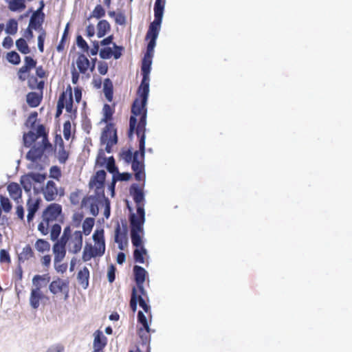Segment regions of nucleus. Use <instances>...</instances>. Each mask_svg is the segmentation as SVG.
<instances>
[{
    "instance_id": "f257e3e1",
    "label": "nucleus",
    "mask_w": 352,
    "mask_h": 352,
    "mask_svg": "<svg viewBox=\"0 0 352 352\" xmlns=\"http://www.w3.org/2000/svg\"><path fill=\"white\" fill-rule=\"evenodd\" d=\"M146 40H148L146 52L142 61V80L138 89L137 98L131 107V116L129 120L128 137L132 139L134 133L139 138V151H135L131 168L135 173L137 181L144 178V164L142 160L144 156L145 148V126H146V103L149 91V74L152 64V52L154 48V29H148Z\"/></svg>"
},
{
    "instance_id": "f03ea898",
    "label": "nucleus",
    "mask_w": 352,
    "mask_h": 352,
    "mask_svg": "<svg viewBox=\"0 0 352 352\" xmlns=\"http://www.w3.org/2000/svg\"><path fill=\"white\" fill-rule=\"evenodd\" d=\"M61 213L62 207L60 204H50L43 212L41 221L38 225V230L43 235H47L50 231V226L58 219Z\"/></svg>"
},
{
    "instance_id": "7ed1b4c3",
    "label": "nucleus",
    "mask_w": 352,
    "mask_h": 352,
    "mask_svg": "<svg viewBox=\"0 0 352 352\" xmlns=\"http://www.w3.org/2000/svg\"><path fill=\"white\" fill-rule=\"evenodd\" d=\"M50 280V276L49 274H45L43 275H35L32 278V283L34 286L32 289L30 296V306L36 309L40 305V301L45 298V294L41 291L42 283L47 284Z\"/></svg>"
},
{
    "instance_id": "20e7f679",
    "label": "nucleus",
    "mask_w": 352,
    "mask_h": 352,
    "mask_svg": "<svg viewBox=\"0 0 352 352\" xmlns=\"http://www.w3.org/2000/svg\"><path fill=\"white\" fill-rule=\"evenodd\" d=\"M144 219V214L142 210L140 208H138V216L130 214L129 217L131 242L133 245L136 248L142 247V241L140 233L143 230Z\"/></svg>"
},
{
    "instance_id": "39448f33",
    "label": "nucleus",
    "mask_w": 352,
    "mask_h": 352,
    "mask_svg": "<svg viewBox=\"0 0 352 352\" xmlns=\"http://www.w3.org/2000/svg\"><path fill=\"white\" fill-rule=\"evenodd\" d=\"M74 101L72 97V89L70 85H68L60 96L57 102L56 117H59L62 113L63 109L65 108L66 111L69 113H75L76 108L74 109Z\"/></svg>"
},
{
    "instance_id": "423d86ee",
    "label": "nucleus",
    "mask_w": 352,
    "mask_h": 352,
    "mask_svg": "<svg viewBox=\"0 0 352 352\" xmlns=\"http://www.w3.org/2000/svg\"><path fill=\"white\" fill-rule=\"evenodd\" d=\"M66 229L69 230L67 243L66 245L68 251L73 254H77L81 250L82 247V232L77 230L72 233L70 226H66L63 230Z\"/></svg>"
},
{
    "instance_id": "0eeeda50",
    "label": "nucleus",
    "mask_w": 352,
    "mask_h": 352,
    "mask_svg": "<svg viewBox=\"0 0 352 352\" xmlns=\"http://www.w3.org/2000/svg\"><path fill=\"white\" fill-rule=\"evenodd\" d=\"M102 142L106 144L105 151L111 152V147L118 142L117 130L113 123H108L104 128L102 136Z\"/></svg>"
},
{
    "instance_id": "6e6552de",
    "label": "nucleus",
    "mask_w": 352,
    "mask_h": 352,
    "mask_svg": "<svg viewBox=\"0 0 352 352\" xmlns=\"http://www.w3.org/2000/svg\"><path fill=\"white\" fill-rule=\"evenodd\" d=\"M49 290L54 295L64 296V299L67 300L69 297V281L56 277L50 283Z\"/></svg>"
},
{
    "instance_id": "1a4fd4ad",
    "label": "nucleus",
    "mask_w": 352,
    "mask_h": 352,
    "mask_svg": "<svg viewBox=\"0 0 352 352\" xmlns=\"http://www.w3.org/2000/svg\"><path fill=\"white\" fill-rule=\"evenodd\" d=\"M68 232V229L63 230L60 239L57 240L53 245L52 250L54 254V263H60L65 257Z\"/></svg>"
},
{
    "instance_id": "9d476101",
    "label": "nucleus",
    "mask_w": 352,
    "mask_h": 352,
    "mask_svg": "<svg viewBox=\"0 0 352 352\" xmlns=\"http://www.w3.org/2000/svg\"><path fill=\"white\" fill-rule=\"evenodd\" d=\"M105 178L106 172L104 170H100L96 173L89 182L90 188L94 189L96 195L98 197L104 195Z\"/></svg>"
},
{
    "instance_id": "9b49d317",
    "label": "nucleus",
    "mask_w": 352,
    "mask_h": 352,
    "mask_svg": "<svg viewBox=\"0 0 352 352\" xmlns=\"http://www.w3.org/2000/svg\"><path fill=\"white\" fill-rule=\"evenodd\" d=\"M130 194L133 196V200L137 206L136 213H131V214L138 216V208H140L142 210L143 213L145 215L143 203L144 200V195L142 190L137 185L133 184L130 188Z\"/></svg>"
},
{
    "instance_id": "f8f14e48",
    "label": "nucleus",
    "mask_w": 352,
    "mask_h": 352,
    "mask_svg": "<svg viewBox=\"0 0 352 352\" xmlns=\"http://www.w3.org/2000/svg\"><path fill=\"white\" fill-rule=\"evenodd\" d=\"M166 0H155V39L157 41V26L162 25Z\"/></svg>"
},
{
    "instance_id": "ddd939ff",
    "label": "nucleus",
    "mask_w": 352,
    "mask_h": 352,
    "mask_svg": "<svg viewBox=\"0 0 352 352\" xmlns=\"http://www.w3.org/2000/svg\"><path fill=\"white\" fill-rule=\"evenodd\" d=\"M52 146L40 144L38 146H33L28 152L26 157L28 160L35 162L40 160L43 155L44 151Z\"/></svg>"
},
{
    "instance_id": "4468645a",
    "label": "nucleus",
    "mask_w": 352,
    "mask_h": 352,
    "mask_svg": "<svg viewBox=\"0 0 352 352\" xmlns=\"http://www.w3.org/2000/svg\"><path fill=\"white\" fill-rule=\"evenodd\" d=\"M113 48L115 50L114 51H113L109 47L101 49L100 51V56L103 59H108L111 56H113L115 59H118L122 56L123 47L113 43Z\"/></svg>"
},
{
    "instance_id": "2eb2a0df",
    "label": "nucleus",
    "mask_w": 352,
    "mask_h": 352,
    "mask_svg": "<svg viewBox=\"0 0 352 352\" xmlns=\"http://www.w3.org/2000/svg\"><path fill=\"white\" fill-rule=\"evenodd\" d=\"M104 254V252H102V249L98 250V247L96 245H94V247L91 245H86L82 253V258L83 261L87 262L92 258L102 256Z\"/></svg>"
},
{
    "instance_id": "dca6fc26",
    "label": "nucleus",
    "mask_w": 352,
    "mask_h": 352,
    "mask_svg": "<svg viewBox=\"0 0 352 352\" xmlns=\"http://www.w3.org/2000/svg\"><path fill=\"white\" fill-rule=\"evenodd\" d=\"M133 272L135 276V280L137 284V287L139 289V291L143 294L144 292V288H143V283L145 280L146 270L140 266L135 265L133 267Z\"/></svg>"
},
{
    "instance_id": "f3484780",
    "label": "nucleus",
    "mask_w": 352,
    "mask_h": 352,
    "mask_svg": "<svg viewBox=\"0 0 352 352\" xmlns=\"http://www.w3.org/2000/svg\"><path fill=\"white\" fill-rule=\"evenodd\" d=\"M45 199L51 201L54 200L58 195V189L55 182L53 181H48L45 187L43 190Z\"/></svg>"
},
{
    "instance_id": "a211bd4d",
    "label": "nucleus",
    "mask_w": 352,
    "mask_h": 352,
    "mask_svg": "<svg viewBox=\"0 0 352 352\" xmlns=\"http://www.w3.org/2000/svg\"><path fill=\"white\" fill-rule=\"evenodd\" d=\"M40 201V199H34L31 197H30L27 200V220L29 223L33 220L35 213L38 210Z\"/></svg>"
},
{
    "instance_id": "6ab92c4d",
    "label": "nucleus",
    "mask_w": 352,
    "mask_h": 352,
    "mask_svg": "<svg viewBox=\"0 0 352 352\" xmlns=\"http://www.w3.org/2000/svg\"><path fill=\"white\" fill-rule=\"evenodd\" d=\"M93 349L104 350L107 344V338L100 330H96L94 333Z\"/></svg>"
},
{
    "instance_id": "aec40b11",
    "label": "nucleus",
    "mask_w": 352,
    "mask_h": 352,
    "mask_svg": "<svg viewBox=\"0 0 352 352\" xmlns=\"http://www.w3.org/2000/svg\"><path fill=\"white\" fill-rule=\"evenodd\" d=\"M76 64L78 68V72L82 74H86L90 67L89 60L83 54H80L78 56Z\"/></svg>"
},
{
    "instance_id": "412c9836",
    "label": "nucleus",
    "mask_w": 352,
    "mask_h": 352,
    "mask_svg": "<svg viewBox=\"0 0 352 352\" xmlns=\"http://www.w3.org/2000/svg\"><path fill=\"white\" fill-rule=\"evenodd\" d=\"M7 190L11 198L19 203L22 197V190L19 184L16 182H11L8 185Z\"/></svg>"
},
{
    "instance_id": "4be33fe9",
    "label": "nucleus",
    "mask_w": 352,
    "mask_h": 352,
    "mask_svg": "<svg viewBox=\"0 0 352 352\" xmlns=\"http://www.w3.org/2000/svg\"><path fill=\"white\" fill-rule=\"evenodd\" d=\"M43 99V91L40 93L30 92L26 96V102L30 107H37L41 104Z\"/></svg>"
},
{
    "instance_id": "5701e85b",
    "label": "nucleus",
    "mask_w": 352,
    "mask_h": 352,
    "mask_svg": "<svg viewBox=\"0 0 352 352\" xmlns=\"http://www.w3.org/2000/svg\"><path fill=\"white\" fill-rule=\"evenodd\" d=\"M138 322L142 327L139 329V335L143 338L144 336V333H148L150 331V328L148 326V323L145 315L142 313V311H139L138 314Z\"/></svg>"
},
{
    "instance_id": "b1692460",
    "label": "nucleus",
    "mask_w": 352,
    "mask_h": 352,
    "mask_svg": "<svg viewBox=\"0 0 352 352\" xmlns=\"http://www.w3.org/2000/svg\"><path fill=\"white\" fill-rule=\"evenodd\" d=\"M12 12H22L26 8L25 0H4Z\"/></svg>"
},
{
    "instance_id": "393cba45",
    "label": "nucleus",
    "mask_w": 352,
    "mask_h": 352,
    "mask_svg": "<svg viewBox=\"0 0 352 352\" xmlns=\"http://www.w3.org/2000/svg\"><path fill=\"white\" fill-rule=\"evenodd\" d=\"M93 239L95 242V245L98 247V250L102 249V252H105L104 230H96L93 234Z\"/></svg>"
},
{
    "instance_id": "a878e982",
    "label": "nucleus",
    "mask_w": 352,
    "mask_h": 352,
    "mask_svg": "<svg viewBox=\"0 0 352 352\" xmlns=\"http://www.w3.org/2000/svg\"><path fill=\"white\" fill-rule=\"evenodd\" d=\"M69 153L65 148L64 142L60 139L58 143V149L57 151L56 157L60 164H64L69 159Z\"/></svg>"
},
{
    "instance_id": "bb28decb",
    "label": "nucleus",
    "mask_w": 352,
    "mask_h": 352,
    "mask_svg": "<svg viewBox=\"0 0 352 352\" xmlns=\"http://www.w3.org/2000/svg\"><path fill=\"white\" fill-rule=\"evenodd\" d=\"M89 271L87 267H84L78 272V281L84 289H86L89 285Z\"/></svg>"
},
{
    "instance_id": "cd10ccee",
    "label": "nucleus",
    "mask_w": 352,
    "mask_h": 352,
    "mask_svg": "<svg viewBox=\"0 0 352 352\" xmlns=\"http://www.w3.org/2000/svg\"><path fill=\"white\" fill-rule=\"evenodd\" d=\"M97 36L102 38L111 30V25L107 20H100L97 24Z\"/></svg>"
},
{
    "instance_id": "c85d7f7f",
    "label": "nucleus",
    "mask_w": 352,
    "mask_h": 352,
    "mask_svg": "<svg viewBox=\"0 0 352 352\" xmlns=\"http://www.w3.org/2000/svg\"><path fill=\"white\" fill-rule=\"evenodd\" d=\"M115 112V109L111 105L104 104L102 108V118L101 122L106 124L111 123V121L113 120V115Z\"/></svg>"
},
{
    "instance_id": "c756f323",
    "label": "nucleus",
    "mask_w": 352,
    "mask_h": 352,
    "mask_svg": "<svg viewBox=\"0 0 352 352\" xmlns=\"http://www.w3.org/2000/svg\"><path fill=\"white\" fill-rule=\"evenodd\" d=\"M103 91L107 100L109 102H111L113 97V86L111 80L109 78H106L104 80Z\"/></svg>"
},
{
    "instance_id": "7c9ffc66",
    "label": "nucleus",
    "mask_w": 352,
    "mask_h": 352,
    "mask_svg": "<svg viewBox=\"0 0 352 352\" xmlns=\"http://www.w3.org/2000/svg\"><path fill=\"white\" fill-rule=\"evenodd\" d=\"M33 257H34V251L31 246L28 244L22 249L21 252L19 254L18 258L19 262H24Z\"/></svg>"
},
{
    "instance_id": "2f4dec72",
    "label": "nucleus",
    "mask_w": 352,
    "mask_h": 352,
    "mask_svg": "<svg viewBox=\"0 0 352 352\" xmlns=\"http://www.w3.org/2000/svg\"><path fill=\"white\" fill-rule=\"evenodd\" d=\"M115 241L118 243L119 249L123 250V243L126 242V236L125 232H121V228L118 223L115 230Z\"/></svg>"
},
{
    "instance_id": "473e14b6",
    "label": "nucleus",
    "mask_w": 352,
    "mask_h": 352,
    "mask_svg": "<svg viewBox=\"0 0 352 352\" xmlns=\"http://www.w3.org/2000/svg\"><path fill=\"white\" fill-rule=\"evenodd\" d=\"M35 136L36 137V140L41 138V143L45 145L52 146L50 142L48 141L47 134L45 131V128L43 124H40L38 126L36 129V133H34Z\"/></svg>"
},
{
    "instance_id": "72a5a7b5",
    "label": "nucleus",
    "mask_w": 352,
    "mask_h": 352,
    "mask_svg": "<svg viewBox=\"0 0 352 352\" xmlns=\"http://www.w3.org/2000/svg\"><path fill=\"white\" fill-rule=\"evenodd\" d=\"M34 248L37 252L43 254L50 251V243L45 239H39L36 241Z\"/></svg>"
},
{
    "instance_id": "f704fd0d",
    "label": "nucleus",
    "mask_w": 352,
    "mask_h": 352,
    "mask_svg": "<svg viewBox=\"0 0 352 352\" xmlns=\"http://www.w3.org/2000/svg\"><path fill=\"white\" fill-rule=\"evenodd\" d=\"M20 182L26 192H30L31 191L33 185V180L31 175L27 174L21 176Z\"/></svg>"
},
{
    "instance_id": "c9c22d12",
    "label": "nucleus",
    "mask_w": 352,
    "mask_h": 352,
    "mask_svg": "<svg viewBox=\"0 0 352 352\" xmlns=\"http://www.w3.org/2000/svg\"><path fill=\"white\" fill-rule=\"evenodd\" d=\"M45 14H42V17H36V14H32L31 16L29 26L35 30H40L43 23Z\"/></svg>"
},
{
    "instance_id": "e433bc0d",
    "label": "nucleus",
    "mask_w": 352,
    "mask_h": 352,
    "mask_svg": "<svg viewBox=\"0 0 352 352\" xmlns=\"http://www.w3.org/2000/svg\"><path fill=\"white\" fill-rule=\"evenodd\" d=\"M108 14L110 17L115 19L116 24L125 25L126 23V16L122 12L116 13L115 11H109Z\"/></svg>"
},
{
    "instance_id": "4c0bfd02",
    "label": "nucleus",
    "mask_w": 352,
    "mask_h": 352,
    "mask_svg": "<svg viewBox=\"0 0 352 352\" xmlns=\"http://www.w3.org/2000/svg\"><path fill=\"white\" fill-rule=\"evenodd\" d=\"M16 46L18 50L23 54H27L30 52V47L25 39L23 38H20L16 41Z\"/></svg>"
},
{
    "instance_id": "58836bf2",
    "label": "nucleus",
    "mask_w": 352,
    "mask_h": 352,
    "mask_svg": "<svg viewBox=\"0 0 352 352\" xmlns=\"http://www.w3.org/2000/svg\"><path fill=\"white\" fill-rule=\"evenodd\" d=\"M17 30H18L17 21L14 19H10L6 24V33L8 34L14 35L17 32Z\"/></svg>"
},
{
    "instance_id": "ea45409f",
    "label": "nucleus",
    "mask_w": 352,
    "mask_h": 352,
    "mask_svg": "<svg viewBox=\"0 0 352 352\" xmlns=\"http://www.w3.org/2000/svg\"><path fill=\"white\" fill-rule=\"evenodd\" d=\"M28 85L32 89H37L40 90V91H43L44 87V81H38L36 77L32 76L28 80Z\"/></svg>"
},
{
    "instance_id": "a19ab883",
    "label": "nucleus",
    "mask_w": 352,
    "mask_h": 352,
    "mask_svg": "<svg viewBox=\"0 0 352 352\" xmlns=\"http://www.w3.org/2000/svg\"><path fill=\"white\" fill-rule=\"evenodd\" d=\"M6 59L9 63L16 65L21 63V57L19 54L14 51L7 53Z\"/></svg>"
},
{
    "instance_id": "79ce46f5",
    "label": "nucleus",
    "mask_w": 352,
    "mask_h": 352,
    "mask_svg": "<svg viewBox=\"0 0 352 352\" xmlns=\"http://www.w3.org/2000/svg\"><path fill=\"white\" fill-rule=\"evenodd\" d=\"M23 138L24 145L26 147H30L34 142L37 140L36 137L34 135V132L33 131H29L27 133H24Z\"/></svg>"
},
{
    "instance_id": "37998d69",
    "label": "nucleus",
    "mask_w": 352,
    "mask_h": 352,
    "mask_svg": "<svg viewBox=\"0 0 352 352\" xmlns=\"http://www.w3.org/2000/svg\"><path fill=\"white\" fill-rule=\"evenodd\" d=\"M94 225V220L92 218H87L82 223V230L85 235H89Z\"/></svg>"
},
{
    "instance_id": "c03bdc74",
    "label": "nucleus",
    "mask_w": 352,
    "mask_h": 352,
    "mask_svg": "<svg viewBox=\"0 0 352 352\" xmlns=\"http://www.w3.org/2000/svg\"><path fill=\"white\" fill-rule=\"evenodd\" d=\"M146 254V250L143 248V247H141L140 249H135L133 252V257L134 260L137 263H144V254Z\"/></svg>"
},
{
    "instance_id": "a18cd8bd",
    "label": "nucleus",
    "mask_w": 352,
    "mask_h": 352,
    "mask_svg": "<svg viewBox=\"0 0 352 352\" xmlns=\"http://www.w3.org/2000/svg\"><path fill=\"white\" fill-rule=\"evenodd\" d=\"M47 36L46 31L41 28L39 30V34L38 36V47L40 52L43 53L44 52V43Z\"/></svg>"
},
{
    "instance_id": "49530a36",
    "label": "nucleus",
    "mask_w": 352,
    "mask_h": 352,
    "mask_svg": "<svg viewBox=\"0 0 352 352\" xmlns=\"http://www.w3.org/2000/svg\"><path fill=\"white\" fill-rule=\"evenodd\" d=\"M133 156H135V152L133 153L131 149L122 150L120 153L121 158L128 164L133 160Z\"/></svg>"
},
{
    "instance_id": "de8ad7c7",
    "label": "nucleus",
    "mask_w": 352,
    "mask_h": 352,
    "mask_svg": "<svg viewBox=\"0 0 352 352\" xmlns=\"http://www.w3.org/2000/svg\"><path fill=\"white\" fill-rule=\"evenodd\" d=\"M61 232V226L58 223L52 224L50 237L52 241H56Z\"/></svg>"
},
{
    "instance_id": "09e8293b",
    "label": "nucleus",
    "mask_w": 352,
    "mask_h": 352,
    "mask_svg": "<svg viewBox=\"0 0 352 352\" xmlns=\"http://www.w3.org/2000/svg\"><path fill=\"white\" fill-rule=\"evenodd\" d=\"M117 173H118V175H117L116 177L115 176H113V183H112V186H111L113 191L114 190V185H115V182L116 180L128 181L131 177V175L129 173H119L118 172Z\"/></svg>"
},
{
    "instance_id": "8fccbe9b",
    "label": "nucleus",
    "mask_w": 352,
    "mask_h": 352,
    "mask_svg": "<svg viewBox=\"0 0 352 352\" xmlns=\"http://www.w3.org/2000/svg\"><path fill=\"white\" fill-rule=\"evenodd\" d=\"M104 15H105L104 9L100 4H98L94 8V9L91 13V17L93 16L96 19H100V18L103 17Z\"/></svg>"
},
{
    "instance_id": "3c124183",
    "label": "nucleus",
    "mask_w": 352,
    "mask_h": 352,
    "mask_svg": "<svg viewBox=\"0 0 352 352\" xmlns=\"http://www.w3.org/2000/svg\"><path fill=\"white\" fill-rule=\"evenodd\" d=\"M0 204L5 212H9L12 210V204L8 197L0 196Z\"/></svg>"
},
{
    "instance_id": "603ef678",
    "label": "nucleus",
    "mask_w": 352,
    "mask_h": 352,
    "mask_svg": "<svg viewBox=\"0 0 352 352\" xmlns=\"http://www.w3.org/2000/svg\"><path fill=\"white\" fill-rule=\"evenodd\" d=\"M138 300V296L137 295L136 288L134 287L132 289L131 298L130 300V307L133 312H135L137 309Z\"/></svg>"
},
{
    "instance_id": "864d4df0",
    "label": "nucleus",
    "mask_w": 352,
    "mask_h": 352,
    "mask_svg": "<svg viewBox=\"0 0 352 352\" xmlns=\"http://www.w3.org/2000/svg\"><path fill=\"white\" fill-rule=\"evenodd\" d=\"M50 177L58 181L61 177L60 168L57 166H52L50 169Z\"/></svg>"
},
{
    "instance_id": "5fc2aeb1",
    "label": "nucleus",
    "mask_w": 352,
    "mask_h": 352,
    "mask_svg": "<svg viewBox=\"0 0 352 352\" xmlns=\"http://www.w3.org/2000/svg\"><path fill=\"white\" fill-rule=\"evenodd\" d=\"M76 44L77 45L81 48L84 52H88L89 51V45L85 41L82 36L78 35L76 37Z\"/></svg>"
},
{
    "instance_id": "6e6d98bb",
    "label": "nucleus",
    "mask_w": 352,
    "mask_h": 352,
    "mask_svg": "<svg viewBox=\"0 0 352 352\" xmlns=\"http://www.w3.org/2000/svg\"><path fill=\"white\" fill-rule=\"evenodd\" d=\"M23 268L20 264L13 271V278L15 281H21L23 278Z\"/></svg>"
},
{
    "instance_id": "4d7b16f0",
    "label": "nucleus",
    "mask_w": 352,
    "mask_h": 352,
    "mask_svg": "<svg viewBox=\"0 0 352 352\" xmlns=\"http://www.w3.org/2000/svg\"><path fill=\"white\" fill-rule=\"evenodd\" d=\"M37 117L38 113L36 111L32 112L28 116L25 124L31 128L34 127Z\"/></svg>"
},
{
    "instance_id": "13d9d810",
    "label": "nucleus",
    "mask_w": 352,
    "mask_h": 352,
    "mask_svg": "<svg viewBox=\"0 0 352 352\" xmlns=\"http://www.w3.org/2000/svg\"><path fill=\"white\" fill-rule=\"evenodd\" d=\"M0 263L8 264L11 263L10 256L6 250H0Z\"/></svg>"
},
{
    "instance_id": "bf43d9fd",
    "label": "nucleus",
    "mask_w": 352,
    "mask_h": 352,
    "mask_svg": "<svg viewBox=\"0 0 352 352\" xmlns=\"http://www.w3.org/2000/svg\"><path fill=\"white\" fill-rule=\"evenodd\" d=\"M107 168L111 173H118V168L116 166L115 161L113 157H111L108 159L107 162Z\"/></svg>"
},
{
    "instance_id": "052dcab7",
    "label": "nucleus",
    "mask_w": 352,
    "mask_h": 352,
    "mask_svg": "<svg viewBox=\"0 0 352 352\" xmlns=\"http://www.w3.org/2000/svg\"><path fill=\"white\" fill-rule=\"evenodd\" d=\"M30 70H31V69L29 68L25 65H23L21 68H19V69L18 71L19 78L22 81L25 80L26 79L25 74L27 73L30 72Z\"/></svg>"
},
{
    "instance_id": "680f3d73",
    "label": "nucleus",
    "mask_w": 352,
    "mask_h": 352,
    "mask_svg": "<svg viewBox=\"0 0 352 352\" xmlns=\"http://www.w3.org/2000/svg\"><path fill=\"white\" fill-rule=\"evenodd\" d=\"M116 267L113 265H111L108 268L107 277L109 283H113L116 278Z\"/></svg>"
},
{
    "instance_id": "e2e57ef3",
    "label": "nucleus",
    "mask_w": 352,
    "mask_h": 352,
    "mask_svg": "<svg viewBox=\"0 0 352 352\" xmlns=\"http://www.w3.org/2000/svg\"><path fill=\"white\" fill-rule=\"evenodd\" d=\"M68 265L67 263H54V268L56 271L58 273L63 274L67 270Z\"/></svg>"
},
{
    "instance_id": "0e129e2a",
    "label": "nucleus",
    "mask_w": 352,
    "mask_h": 352,
    "mask_svg": "<svg viewBox=\"0 0 352 352\" xmlns=\"http://www.w3.org/2000/svg\"><path fill=\"white\" fill-rule=\"evenodd\" d=\"M24 65L32 69L33 68L36 67V60L31 56H25L24 58Z\"/></svg>"
},
{
    "instance_id": "69168bd1",
    "label": "nucleus",
    "mask_w": 352,
    "mask_h": 352,
    "mask_svg": "<svg viewBox=\"0 0 352 352\" xmlns=\"http://www.w3.org/2000/svg\"><path fill=\"white\" fill-rule=\"evenodd\" d=\"M108 64L106 62H99L98 70L101 75H105L108 72Z\"/></svg>"
},
{
    "instance_id": "338daca9",
    "label": "nucleus",
    "mask_w": 352,
    "mask_h": 352,
    "mask_svg": "<svg viewBox=\"0 0 352 352\" xmlns=\"http://www.w3.org/2000/svg\"><path fill=\"white\" fill-rule=\"evenodd\" d=\"M67 40L68 38L66 37H61V39L56 47V50L58 52H63L64 51Z\"/></svg>"
},
{
    "instance_id": "774afa93",
    "label": "nucleus",
    "mask_w": 352,
    "mask_h": 352,
    "mask_svg": "<svg viewBox=\"0 0 352 352\" xmlns=\"http://www.w3.org/2000/svg\"><path fill=\"white\" fill-rule=\"evenodd\" d=\"M46 352H64V347L61 344H54L48 348Z\"/></svg>"
}]
</instances>
